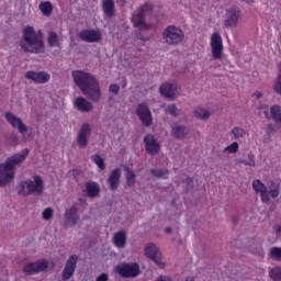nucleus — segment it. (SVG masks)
Instances as JSON below:
<instances>
[{"mask_svg":"<svg viewBox=\"0 0 281 281\" xmlns=\"http://www.w3.org/2000/svg\"><path fill=\"white\" fill-rule=\"evenodd\" d=\"M72 80L88 100H91V102H100L102 90H100V82L93 75L82 70H74Z\"/></svg>","mask_w":281,"mask_h":281,"instance_id":"1","label":"nucleus"},{"mask_svg":"<svg viewBox=\"0 0 281 281\" xmlns=\"http://www.w3.org/2000/svg\"><path fill=\"white\" fill-rule=\"evenodd\" d=\"M29 155L30 149L25 148L7 158L3 164H0V188H5V186H10V183H12L16 166H21L25 159H27Z\"/></svg>","mask_w":281,"mask_h":281,"instance_id":"2","label":"nucleus"},{"mask_svg":"<svg viewBox=\"0 0 281 281\" xmlns=\"http://www.w3.org/2000/svg\"><path fill=\"white\" fill-rule=\"evenodd\" d=\"M22 41L20 47L29 54H45V42L43 41V31L36 32L34 26L27 25L22 31Z\"/></svg>","mask_w":281,"mask_h":281,"instance_id":"3","label":"nucleus"},{"mask_svg":"<svg viewBox=\"0 0 281 281\" xmlns=\"http://www.w3.org/2000/svg\"><path fill=\"white\" fill-rule=\"evenodd\" d=\"M16 192L20 196H30V194H35V196H43L45 192V183L41 176H34L33 180L22 181L16 187Z\"/></svg>","mask_w":281,"mask_h":281,"instance_id":"4","label":"nucleus"},{"mask_svg":"<svg viewBox=\"0 0 281 281\" xmlns=\"http://www.w3.org/2000/svg\"><path fill=\"white\" fill-rule=\"evenodd\" d=\"M146 14H153V4H150V2H145L132 14V23L134 27H138L142 31L150 30V27H153V25L147 24L144 20L146 19Z\"/></svg>","mask_w":281,"mask_h":281,"instance_id":"5","label":"nucleus"},{"mask_svg":"<svg viewBox=\"0 0 281 281\" xmlns=\"http://www.w3.org/2000/svg\"><path fill=\"white\" fill-rule=\"evenodd\" d=\"M162 36L168 45H179V43H183V38H186L183 31L175 25L167 26Z\"/></svg>","mask_w":281,"mask_h":281,"instance_id":"6","label":"nucleus"},{"mask_svg":"<svg viewBox=\"0 0 281 281\" xmlns=\"http://www.w3.org/2000/svg\"><path fill=\"white\" fill-rule=\"evenodd\" d=\"M116 273L121 276V278H137L142 271L139 270V263H123L116 266Z\"/></svg>","mask_w":281,"mask_h":281,"instance_id":"7","label":"nucleus"},{"mask_svg":"<svg viewBox=\"0 0 281 281\" xmlns=\"http://www.w3.org/2000/svg\"><path fill=\"white\" fill-rule=\"evenodd\" d=\"M46 269H49V261L42 259L24 266L23 273H25V276H36V273L46 271Z\"/></svg>","mask_w":281,"mask_h":281,"instance_id":"8","label":"nucleus"},{"mask_svg":"<svg viewBox=\"0 0 281 281\" xmlns=\"http://www.w3.org/2000/svg\"><path fill=\"white\" fill-rule=\"evenodd\" d=\"M211 49L213 60H221V58H223V37H221V33L212 34Z\"/></svg>","mask_w":281,"mask_h":281,"instance_id":"9","label":"nucleus"},{"mask_svg":"<svg viewBox=\"0 0 281 281\" xmlns=\"http://www.w3.org/2000/svg\"><path fill=\"white\" fill-rule=\"evenodd\" d=\"M80 221V215L78 214V203H72V205L65 211L64 222L66 227H76Z\"/></svg>","mask_w":281,"mask_h":281,"instance_id":"10","label":"nucleus"},{"mask_svg":"<svg viewBox=\"0 0 281 281\" xmlns=\"http://www.w3.org/2000/svg\"><path fill=\"white\" fill-rule=\"evenodd\" d=\"M145 256L153 260V262H155V265H157L159 269H164V267H166V263H164L161 259V251L159 250V247H157V245L148 244L145 248Z\"/></svg>","mask_w":281,"mask_h":281,"instance_id":"11","label":"nucleus"},{"mask_svg":"<svg viewBox=\"0 0 281 281\" xmlns=\"http://www.w3.org/2000/svg\"><path fill=\"white\" fill-rule=\"evenodd\" d=\"M78 265V256L71 255L69 256L68 260L66 261L65 268L61 272V280L68 281L71 280L74 273H76V267Z\"/></svg>","mask_w":281,"mask_h":281,"instance_id":"12","label":"nucleus"},{"mask_svg":"<svg viewBox=\"0 0 281 281\" xmlns=\"http://www.w3.org/2000/svg\"><path fill=\"white\" fill-rule=\"evenodd\" d=\"M136 113L144 126L153 125V113H150V109H148L145 103L138 104Z\"/></svg>","mask_w":281,"mask_h":281,"instance_id":"13","label":"nucleus"},{"mask_svg":"<svg viewBox=\"0 0 281 281\" xmlns=\"http://www.w3.org/2000/svg\"><path fill=\"white\" fill-rule=\"evenodd\" d=\"M88 135H91V125H89V123H83L77 137V144L80 148H87V146H89Z\"/></svg>","mask_w":281,"mask_h":281,"instance_id":"14","label":"nucleus"},{"mask_svg":"<svg viewBox=\"0 0 281 281\" xmlns=\"http://www.w3.org/2000/svg\"><path fill=\"white\" fill-rule=\"evenodd\" d=\"M5 120L12 126V128H18L19 133H27V125L23 123L21 117L12 114V112L5 113Z\"/></svg>","mask_w":281,"mask_h":281,"instance_id":"15","label":"nucleus"},{"mask_svg":"<svg viewBox=\"0 0 281 281\" xmlns=\"http://www.w3.org/2000/svg\"><path fill=\"white\" fill-rule=\"evenodd\" d=\"M240 18V11L238 8H231L226 11V19L224 21L225 27H236L238 25V19Z\"/></svg>","mask_w":281,"mask_h":281,"instance_id":"16","label":"nucleus"},{"mask_svg":"<svg viewBox=\"0 0 281 281\" xmlns=\"http://www.w3.org/2000/svg\"><path fill=\"white\" fill-rule=\"evenodd\" d=\"M79 38L85 43H98L102 40V34L95 30H82L79 33Z\"/></svg>","mask_w":281,"mask_h":281,"instance_id":"17","label":"nucleus"},{"mask_svg":"<svg viewBox=\"0 0 281 281\" xmlns=\"http://www.w3.org/2000/svg\"><path fill=\"white\" fill-rule=\"evenodd\" d=\"M159 93L167 100H175L177 98V85L164 82L159 88Z\"/></svg>","mask_w":281,"mask_h":281,"instance_id":"18","label":"nucleus"},{"mask_svg":"<svg viewBox=\"0 0 281 281\" xmlns=\"http://www.w3.org/2000/svg\"><path fill=\"white\" fill-rule=\"evenodd\" d=\"M120 179H122V171L120 168H115L110 172L108 183L111 192H115L120 188Z\"/></svg>","mask_w":281,"mask_h":281,"instance_id":"19","label":"nucleus"},{"mask_svg":"<svg viewBox=\"0 0 281 281\" xmlns=\"http://www.w3.org/2000/svg\"><path fill=\"white\" fill-rule=\"evenodd\" d=\"M25 78L29 80H33V82H36L37 85H45L46 82H49V74L45 71H27L25 72Z\"/></svg>","mask_w":281,"mask_h":281,"instance_id":"20","label":"nucleus"},{"mask_svg":"<svg viewBox=\"0 0 281 281\" xmlns=\"http://www.w3.org/2000/svg\"><path fill=\"white\" fill-rule=\"evenodd\" d=\"M188 135H190V130L186 125H171V137L173 139H188Z\"/></svg>","mask_w":281,"mask_h":281,"instance_id":"21","label":"nucleus"},{"mask_svg":"<svg viewBox=\"0 0 281 281\" xmlns=\"http://www.w3.org/2000/svg\"><path fill=\"white\" fill-rule=\"evenodd\" d=\"M144 144H145V148L149 155H157V153H159V150H161V147L159 146V142H157L155 136H153V135L145 136Z\"/></svg>","mask_w":281,"mask_h":281,"instance_id":"22","label":"nucleus"},{"mask_svg":"<svg viewBox=\"0 0 281 281\" xmlns=\"http://www.w3.org/2000/svg\"><path fill=\"white\" fill-rule=\"evenodd\" d=\"M74 104H75L76 109H78L82 113H89V112L93 111V104H91L89 102V100H87L82 97H78L75 100Z\"/></svg>","mask_w":281,"mask_h":281,"instance_id":"23","label":"nucleus"},{"mask_svg":"<svg viewBox=\"0 0 281 281\" xmlns=\"http://www.w3.org/2000/svg\"><path fill=\"white\" fill-rule=\"evenodd\" d=\"M124 171L126 172L125 175V188H133L135 184V179H137V175H135V171L131 169L130 166H123Z\"/></svg>","mask_w":281,"mask_h":281,"instance_id":"24","label":"nucleus"},{"mask_svg":"<svg viewBox=\"0 0 281 281\" xmlns=\"http://www.w3.org/2000/svg\"><path fill=\"white\" fill-rule=\"evenodd\" d=\"M86 192L90 199H95V196H100V186L98 182L90 181L86 184Z\"/></svg>","mask_w":281,"mask_h":281,"instance_id":"25","label":"nucleus"},{"mask_svg":"<svg viewBox=\"0 0 281 281\" xmlns=\"http://www.w3.org/2000/svg\"><path fill=\"white\" fill-rule=\"evenodd\" d=\"M103 14L105 16H113L115 14V2L113 0H103L102 2Z\"/></svg>","mask_w":281,"mask_h":281,"instance_id":"26","label":"nucleus"},{"mask_svg":"<svg viewBox=\"0 0 281 281\" xmlns=\"http://www.w3.org/2000/svg\"><path fill=\"white\" fill-rule=\"evenodd\" d=\"M114 245L119 249H124L126 247V232L120 231L114 234Z\"/></svg>","mask_w":281,"mask_h":281,"instance_id":"27","label":"nucleus"},{"mask_svg":"<svg viewBox=\"0 0 281 281\" xmlns=\"http://www.w3.org/2000/svg\"><path fill=\"white\" fill-rule=\"evenodd\" d=\"M48 47H60V40L58 38V33L50 31L47 37Z\"/></svg>","mask_w":281,"mask_h":281,"instance_id":"28","label":"nucleus"},{"mask_svg":"<svg viewBox=\"0 0 281 281\" xmlns=\"http://www.w3.org/2000/svg\"><path fill=\"white\" fill-rule=\"evenodd\" d=\"M268 190L272 199H278L280 196V184L274 181L268 182Z\"/></svg>","mask_w":281,"mask_h":281,"instance_id":"29","label":"nucleus"},{"mask_svg":"<svg viewBox=\"0 0 281 281\" xmlns=\"http://www.w3.org/2000/svg\"><path fill=\"white\" fill-rule=\"evenodd\" d=\"M40 10L42 14H44V16H52V12L54 11V5L49 1L42 2L40 4Z\"/></svg>","mask_w":281,"mask_h":281,"instance_id":"30","label":"nucleus"},{"mask_svg":"<svg viewBox=\"0 0 281 281\" xmlns=\"http://www.w3.org/2000/svg\"><path fill=\"white\" fill-rule=\"evenodd\" d=\"M266 133H267V135L263 137V142L266 144H269V142H271V136L273 134L278 133V127H276V125L270 123L267 125Z\"/></svg>","mask_w":281,"mask_h":281,"instance_id":"31","label":"nucleus"},{"mask_svg":"<svg viewBox=\"0 0 281 281\" xmlns=\"http://www.w3.org/2000/svg\"><path fill=\"white\" fill-rule=\"evenodd\" d=\"M150 175H153V177H156V179H168V175H170V171L166 169H151Z\"/></svg>","mask_w":281,"mask_h":281,"instance_id":"32","label":"nucleus"},{"mask_svg":"<svg viewBox=\"0 0 281 281\" xmlns=\"http://www.w3.org/2000/svg\"><path fill=\"white\" fill-rule=\"evenodd\" d=\"M193 115L194 117H196V120L206 121V120H210V117L212 116V113L207 112L206 110L199 109L193 112Z\"/></svg>","mask_w":281,"mask_h":281,"instance_id":"33","label":"nucleus"},{"mask_svg":"<svg viewBox=\"0 0 281 281\" xmlns=\"http://www.w3.org/2000/svg\"><path fill=\"white\" fill-rule=\"evenodd\" d=\"M248 159H239V164H244V166H250L251 168H256V156L252 153H248Z\"/></svg>","mask_w":281,"mask_h":281,"instance_id":"34","label":"nucleus"},{"mask_svg":"<svg viewBox=\"0 0 281 281\" xmlns=\"http://www.w3.org/2000/svg\"><path fill=\"white\" fill-rule=\"evenodd\" d=\"M183 190L188 194V192H192L194 190V180L191 177H186L183 180Z\"/></svg>","mask_w":281,"mask_h":281,"instance_id":"35","label":"nucleus"},{"mask_svg":"<svg viewBox=\"0 0 281 281\" xmlns=\"http://www.w3.org/2000/svg\"><path fill=\"white\" fill-rule=\"evenodd\" d=\"M166 113H168L172 117H179L181 115V111L177 109V105L173 103L167 106Z\"/></svg>","mask_w":281,"mask_h":281,"instance_id":"36","label":"nucleus"},{"mask_svg":"<svg viewBox=\"0 0 281 281\" xmlns=\"http://www.w3.org/2000/svg\"><path fill=\"white\" fill-rule=\"evenodd\" d=\"M252 189L255 192H259V194H261L262 192L267 191V186L257 179L252 181Z\"/></svg>","mask_w":281,"mask_h":281,"instance_id":"37","label":"nucleus"},{"mask_svg":"<svg viewBox=\"0 0 281 281\" xmlns=\"http://www.w3.org/2000/svg\"><path fill=\"white\" fill-rule=\"evenodd\" d=\"M269 278L273 281H281V267L271 269L269 271Z\"/></svg>","mask_w":281,"mask_h":281,"instance_id":"38","label":"nucleus"},{"mask_svg":"<svg viewBox=\"0 0 281 281\" xmlns=\"http://www.w3.org/2000/svg\"><path fill=\"white\" fill-rule=\"evenodd\" d=\"M273 91L274 93H278V95H281V61L279 63V75L277 77Z\"/></svg>","mask_w":281,"mask_h":281,"instance_id":"39","label":"nucleus"},{"mask_svg":"<svg viewBox=\"0 0 281 281\" xmlns=\"http://www.w3.org/2000/svg\"><path fill=\"white\" fill-rule=\"evenodd\" d=\"M92 161H94L101 170H105L106 165H104V159L100 156V154H95L91 156Z\"/></svg>","mask_w":281,"mask_h":281,"instance_id":"40","label":"nucleus"},{"mask_svg":"<svg viewBox=\"0 0 281 281\" xmlns=\"http://www.w3.org/2000/svg\"><path fill=\"white\" fill-rule=\"evenodd\" d=\"M231 133L232 135H234V139H240L246 135L245 130H243L241 127H234Z\"/></svg>","mask_w":281,"mask_h":281,"instance_id":"41","label":"nucleus"},{"mask_svg":"<svg viewBox=\"0 0 281 281\" xmlns=\"http://www.w3.org/2000/svg\"><path fill=\"white\" fill-rule=\"evenodd\" d=\"M53 216H54V210L52 207L45 209L42 213V218L44 221H52Z\"/></svg>","mask_w":281,"mask_h":281,"instance_id":"42","label":"nucleus"},{"mask_svg":"<svg viewBox=\"0 0 281 281\" xmlns=\"http://www.w3.org/2000/svg\"><path fill=\"white\" fill-rule=\"evenodd\" d=\"M270 256L274 260H281V248L280 247L271 248Z\"/></svg>","mask_w":281,"mask_h":281,"instance_id":"43","label":"nucleus"},{"mask_svg":"<svg viewBox=\"0 0 281 281\" xmlns=\"http://www.w3.org/2000/svg\"><path fill=\"white\" fill-rule=\"evenodd\" d=\"M224 150L231 154L238 153V143L237 142L232 143Z\"/></svg>","mask_w":281,"mask_h":281,"instance_id":"44","label":"nucleus"},{"mask_svg":"<svg viewBox=\"0 0 281 281\" xmlns=\"http://www.w3.org/2000/svg\"><path fill=\"white\" fill-rule=\"evenodd\" d=\"M110 93H113V95H120V85L117 83H112L109 87Z\"/></svg>","mask_w":281,"mask_h":281,"instance_id":"45","label":"nucleus"},{"mask_svg":"<svg viewBox=\"0 0 281 281\" xmlns=\"http://www.w3.org/2000/svg\"><path fill=\"white\" fill-rule=\"evenodd\" d=\"M260 196H261L262 203H269V193L267 192V189L266 191L260 193Z\"/></svg>","mask_w":281,"mask_h":281,"instance_id":"46","label":"nucleus"},{"mask_svg":"<svg viewBox=\"0 0 281 281\" xmlns=\"http://www.w3.org/2000/svg\"><path fill=\"white\" fill-rule=\"evenodd\" d=\"M95 281H109V274L101 273Z\"/></svg>","mask_w":281,"mask_h":281,"instance_id":"47","label":"nucleus"},{"mask_svg":"<svg viewBox=\"0 0 281 281\" xmlns=\"http://www.w3.org/2000/svg\"><path fill=\"white\" fill-rule=\"evenodd\" d=\"M136 38H137L138 41H143V43H146V41H148V37H144V36L142 35V33H137V34H136Z\"/></svg>","mask_w":281,"mask_h":281,"instance_id":"48","label":"nucleus"},{"mask_svg":"<svg viewBox=\"0 0 281 281\" xmlns=\"http://www.w3.org/2000/svg\"><path fill=\"white\" fill-rule=\"evenodd\" d=\"M155 281H172L171 279H170V277H168V276H160L158 279H156Z\"/></svg>","mask_w":281,"mask_h":281,"instance_id":"49","label":"nucleus"},{"mask_svg":"<svg viewBox=\"0 0 281 281\" xmlns=\"http://www.w3.org/2000/svg\"><path fill=\"white\" fill-rule=\"evenodd\" d=\"M263 115L266 116V119H268V120H271V114H269V110H265L263 111Z\"/></svg>","mask_w":281,"mask_h":281,"instance_id":"50","label":"nucleus"},{"mask_svg":"<svg viewBox=\"0 0 281 281\" xmlns=\"http://www.w3.org/2000/svg\"><path fill=\"white\" fill-rule=\"evenodd\" d=\"M276 234H277L278 237L281 236V225L277 227Z\"/></svg>","mask_w":281,"mask_h":281,"instance_id":"51","label":"nucleus"},{"mask_svg":"<svg viewBox=\"0 0 281 281\" xmlns=\"http://www.w3.org/2000/svg\"><path fill=\"white\" fill-rule=\"evenodd\" d=\"M117 3H120V5L124 7L126 5V0H117Z\"/></svg>","mask_w":281,"mask_h":281,"instance_id":"52","label":"nucleus"},{"mask_svg":"<svg viewBox=\"0 0 281 281\" xmlns=\"http://www.w3.org/2000/svg\"><path fill=\"white\" fill-rule=\"evenodd\" d=\"M165 232H166V234H172V228L171 227H166Z\"/></svg>","mask_w":281,"mask_h":281,"instance_id":"53","label":"nucleus"},{"mask_svg":"<svg viewBox=\"0 0 281 281\" xmlns=\"http://www.w3.org/2000/svg\"><path fill=\"white\" fill-rule=\"evenodd\" d=\"M244 3H254V0H241Z\"/></svg>","mask_w":281,"mask_h":281,"instance_id":"54","label":"nucleus"},{"mask_svg":"<svg viewBox=\"0 0 281 281\" xmlns=\"http://www.w3.org/2000/svg\"><path fill=\"white\" fill-rule=\"evenodd\" d=\"M257 98H258V100H260V98H262V94L257 93Z\"/></svg>","mask_w":281,"mask_h":281,"instance_id":"55","label":"nucleus"},{"mask_svg":"<svg viewBox=\"0 0 281 281\" xmlns=\"http://www.w3.org/2000/svg\"><path fill=\"white\" fill-rule=\"evenodd\" d=\"M186 281H194L193 278H187Z\"/></svg>","mask_w":281,"mask_h":281,"instance_id":"56","label":"nucleus"},{"mask_svg":"<svg viewBox=\"0 0 281 281\" xmlns=\"http://www.w3.org/2000/svg\"><path fill=\"white\" fill-rule=\"evenodd\" d=\"M79 201L80 203H86V201L82 198H80Z\"/></svg>","mask_w":281,"mask_h":281,"instance_id":"57","label":"nucleus"},{"mask_svg":"<svg viewBox=\"0 0 281 281\" xmlns=\"http://www.w3.org/2000/svg\"><path fill=\"white\" fill-rule=\"evenodd\" d=\"M233 222H234V223H235V225H236V218H234V217H233Z\"/></svg>","mask_w":281,"mask_h":281,"instance_id":"58","label":"nucleus"}]
</instances>
